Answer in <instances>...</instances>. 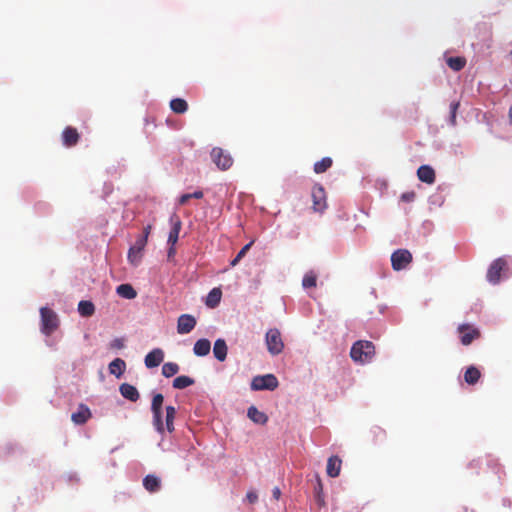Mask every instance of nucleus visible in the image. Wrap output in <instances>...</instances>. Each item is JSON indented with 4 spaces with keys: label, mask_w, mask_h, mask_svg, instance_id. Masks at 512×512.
<instances>
[{
    "label": "nucleus",
    "mask_w": 512,
    "mask_h": 512,
    "mask_svg": "<svg viewBox=\"0 0 512 512\" xmlns=\"http://www.w3.org/2000/svg\"><path fill=\"white\" fill-rule=\"evenodd\" d=\"M461 334V343L465 346L472 343L473 340L480 337V331L469 324H462L458 327Z\"/></svg>",
    "instance_id": "nucleus-11"
},
{
    "label": "nucleus",
    "mask_w": 512,
    "mask_h": 512,
    "mask_svg": "<svg viewBox=\"0 0 512 512\" xmlns=\"http://www.w3.org/2000/svg\"><path fill=\"white\" fill-rule=\"evenodd\" d=\"M511 55H512V50H511Z\"/></svg>",
    "instance_id": "nucleus-47"
},
{
    "label": "nucleus",
    "mask_w": 512,
    "mask_h": 512,
    "mask_svg": "<svg viewBox=\"0 0 512 512\" xmlns=\"http://www.w3.org/2000/svg\"><path fill=\"white\" fill-rule=\"evenodd\" d=\"M117 294L125 299H134L137 296L136 290L130 284H121L116 288Z\"/></svg>",
    "instance_id": "nucleus-26"
},
{
    "label": "nucleus",
    "mask_w": 512,
    "mask_h": 512,
    "mask_svg": "<svg viewBox=\"0 0 512 512\" xmlns=\"http://www.w3.org/2000/svg\"><path fill=\"white\" fill-rule=\"evenodd\" d=\"M315 501L317 502L320 508L325 505L323 486L320 480L318 481L317 486L315 487Z\"/></svg>",
    "instance_id": "nucleus-40"
},
{
    "label": "nucleus",
    "mask_w": 512,
    "mask_h": 512,
    "mask_svg": "<svg viewBox=\"0 0 512 512\" xmlns=\"http://www.w3.org/2000/svg\"><path fill=\"white\" fill-rule=\"evenodd\" d=\"M203 197V192L200 190H197L193 193H186L180 196L179 198V204L185 205L188 203L190 199H201Z\"/></svg>",
    "instance_id": "nucleus-38"
},
{
    "label": "nucleus",
    "mask_w": 512,
    "mask_h": 512,
    "mask_svg": "<svg viewBox=\"0 0 512 512\" xmlns=\"http://www.w3.org/2000/svg\"><path fill=\"white\" fill-rule=\"evenodd\" d=\"M254 240L250 241L248 244H246L242 249L238 252L236 257L231 261V266H236L240 260L246 255V253L249 251L251 246L253 245Z\"/></svg>",
    "instance_id": "nucleus-39"
},
{
    "label": "nucleus",
    "mask_w": 512,
    "mask_h": 512,
    "mask_svg": "<svg viewBox=\"0 0 512 512\" xmlns=\"http://www.w3.org/2000/svg\"><path fill=\"white\" fill-rule=\"evenodd\" d=\"M164 359V352L160 348H155L145 356V366L147 368H154L159 366Z\"/></svg>",
    "instance_id": "nucleus-13"
},
{
    "label": "nucleus",
    "mask_w": 512,
    "mask_h": 512,
    "mask_svg": "<svg viewBox=\"0 0 512 512\" xmlns=\"http://www.w3.org/2000/svg\"><path fill=\"white\" fill-rule=\"evenodd\" d=\"M509 118H510V121L512 123V107L510 108V111H509Z\"/></svg>",
    "instance_id": "nucleus-46"
},
{
    "label": "nucleus",
    "mask_w": 512,
    "mask_h": 512,
    "mask_svg": "<svg viewBox=\"0 0 512 512\" xmlns=\"http://www.w3.org/2000/svg\"><path fill=\"white\" fill-rule=\"evenodd\" d=\"M119 391L124 398L131 402H136L140 397L137 388L128 383H122L119 387Z\"/></svg>",
    "instance_id": "nucleus-17"
},
{
    "label": "nucleus",
    "mask_w": 512,
    "mask_h": 512,
    "mask_svg": "<svg viewBox=\"0 0 512 512\" xmlns=\"http://www.w3.org/2000/svg\"><path fill=\"white\" fill-rule=\"evenodd\" d=\"M481 372L480 370L475 366H470L466 369L464 373V380L469 385H474L478 382L480 379Z\"/></svg>",
    "instance_id": "nucleus-25"
},
{
    "label": "nucleus",
    "mask_w": 512,
    "mask_h": 512,
    "mask_svg": "<svg viewBox=\"0 0 512 512\" xmlns=\"http://www.w3.org/2000/svg\"><path fill=\"white\" fill-rule=\"evenodd\" d=\"M41 314V331L46 336H50L59 325V319L57 314L50 308L42 307L40 309Z\"/></svg>",
    "instance_id": "nucleus-2"
},
{
    "label": "nucleus",
    "mask_w": 512,
    "mask_h": 512,
    "mask_svg": "<svg viewBox=\"0 0 512 512\" xmlns=\"http://www.w3.org/2000/svg\"><path fill=\"white\" fill-rule=\"evenodd\" d=\"M170 108L174 113L183 114L188 110V104L182 98H175L170 101Z\"/></svg>",
    "instance_id": "nucleus-30"
},
{
    "label": "nucleus",
    "mask_w": 512,
    "mask_h": 512,
    "mask_svg": "<svg viewBox=\"0 0 512 512\" xmlns=\"http://www.w3.org/2000/svg\"><path fill=\"white\" fill-rule=\"evenodd\" d=\"M507 262L504 258H497L492 262L488 271L487 279L492 284H497L500 280L501 272L505 269Z\"/></svg>",
    "instance_id": "nucleus-9"
},
{
    "label": "nucleus",
    "mask_w": 512,
    "mask_h": 512,
    "mask_svg": "<svg viewBox=\"0 0 512 512\" xmlns=\"http://www.w3.org/2000/svg\"><path fill=\"white\" fill-rule=\"evenodd\" d=\"M180 228H181V226H173V228L169 232L168 240H167V242L169 244L167 258L169 261L173 260L175 254H176L175 244L177 243L178 238H179Z\"/></svg>",
    "instance_id": "nucleus-15"
},
{
    "label": "nucleus",
    "mask_w": 512,
    "mask_h": 512,
    "mask_svg": "<svg viewBox=\"0 0 512 512\" xmlns=\"http://www.w3.org/2000/svg\"><path fill=\"white\" fill-rule=\"evenodd\" d=\"M176 416V409L173 406L166 407V429L169 433L174 431V419Z\"/></svg>",
    "instance_id": "nucleus-33"
},
{
    "label": "nucleus",
    "mask_w": 512,
    "mask_h": 512,
    "mask_svg": "<svg viewBox=\"0 0 512 512\" xmlns=\"http://www.w3.org/2000/svg\"><path fill=\"white\" fill-rule=\"evenodd\" d=\"M265 342L268 352L275 356L282 353L284 349V343L281 337V333L277 328L269 329L266 332Z\"/></svg>",
    "instance_id": "nucleus-3"
},
{
    "label": "nucleus",
    "mask_w": 512,
    "mask_h": 512,
    "mask_svg": "<svg viewBox=\"0 0 512 512\" xmlns=\"http://www.w3.org/2000/svg\"><path fill=\"white\" fill-rule=\"evenodd\" d=\"M92 414L89 407L85 404H80L78 410L71 415V420L77 425L85 424Z\"/></svg>",
    "instance_id": "nucleus-14"
},
{
    "label": "nucleus",
    "mask_w": 512,
    "mask_h": 512,
    "mask_svg": "<svg viewBox=\"0 0 512 512\" xmlns=\"http://www.w3.org/2000/svg\"><path fill=\"white\" fill-rule=\"evenodd\" d=\"M246 498L249 501V503L253 504V503H255L258 500V495L255 492H253V491H249L246 494Z\"/></svg>",
    "instance_id": "nucleus-44"
},
{
    "label": "nucleus",
    "mask_w": 512,
    "mask_h": 512,
    "mask_svg": "<svg viewBox=\"0 0 512 512\" xmlns=\"http://www.w3.org/2000/svg\"><path fill=\"white\" fill-rule=\"evenodd\" d=\"M375 356V346L371 341L358 340L350 350L351 359L360 364H366L372 361Z\"/></svg>",
    "instance_id": "nucleus-1"
},
{
    "label": "nucleus",
    "mask_w": 512,
    "mask_h": 512,
    "mask_svg": "<svg viewBox=\"0 0 512 512\" xmlns=\"http://www.w3.org/2000/svg\"><path fill=\"white\" fill-rule=\"evenodd\" d=\"M211 159L213 163L220 169V170H227L229 169L233 164V159L230 156L229 153L224 151L220 147H214L211 150Z\"/></svg>",
    "instance_id": "nucleus-6"
},
{
    "label": "nucleus",
    "mask_w": 512,
    "mask_h": 512,
    "mask_svg": "<svg viewBox=\"0 0 512 512\" xmlns=\"http://www.w3.org/2000/svg\"><path fill=\"white\" fill-rule=\"evenodd\" d=\"M317 276L314 272L310 271L306 273L302 280V285L304 288H313L316 286Z\"/></svg>",
    "instance_id": "nucleus-37"
},
{
    "label": "nucleus",
    "mask_w": 512,
    "mask_h": 512,
    "mask_svg": "<svg viewBox=\"0 0 512 512\" xmlns=\"http://www.w3.org/2000/svg\"><path fill=\"white\" fill-rule=\"evenodd\" d=\"M417 176L420 181L426 184H433L436 176L434 169L429 165H422L417 170Z\"/></svg>",
    "instance_id": "nucleus-16"
},
{
    "label": "nucleus",
    "mask_w": 512,
    "mask_h": 512,
    "mask_svg": "<svg viewBox=\"0 0 512 512\" xmlns=\"http://www.w3.org/2000/svg\"><path fill=\"white\" fill-rule=\"evenodd\" d=\"M111 348H114V349H122L124 348V342L122 339L120 338H116L114 339L112 342H111Z\"/></svg>",
    "instance_id": "nucleus-43"
},
{
    "label": "nucleus",
    "mask_w": 512,
    "mask_h": 512,
    "mask_svg": "<svg viewBox=\"0 0 512 512\" xmlns=\"http://www.w3.org/2000/svg\"><path fill=\"white\" fill-rule=\"evenodd\" d=\"M222 292L220 288H213L207 295L206 305L210 308H215L221 300Z\"/></svg>",
    "instance_id": "nucleus-27"
},
{
    "label": "nucleus",
    "mask_w": 512,
    "mask_h": 512,
    "mask_svg": "<svg viewBox=\"0 0 512 512\" xmlns=\"http://www.w3.org/2000/svg\"><path fill=\"white\" fill-rule=\"evenodd\" d=\"M412 261V254L406 249H398L391 255L392 268L396 271L406 268Z\"/></svg>",
    "instance_id": "nucleus-7"
},
{
    "label": "nucleus",
    "mask_w": 512,
    "mask_h": 512,
    "mask_svg": "<svg viewBox=\"0 0 512 512\" xmlns=\"http://www.w3.org/2000/svg\"><path fill=\"white\" fill-rule=\"evenodd\" d=\"M141 258H142V251H137V248L132 246L128 251L129 262L132 265L137 266L140 263Z\"/></svg>",
    "instance_id": "nucleus-36"
},
{
    "label": "nucleus",
    "mask_w": 512,
    "mask_h": 512,
    "mask_svg": "<svg viewBox=\"0 0 512 512\" xmlns=\"http://www.w3.org/2000/svg\"><path fill=\"white\" fill-rule=\"evenodd\" d=\"M108 369L110 374L120 378L126 370V363L123 359L116 358L110 362Z\"/></svg>",
    "instance_id": "nucleus-21"
},
{
    "label": "nucleus",
    "mask_w": 512,
    "mask_h": 512,
    "mask_svg": "<svg viewBox=\"0 0 512 512\" xmlns=\"http://www.w3.org/2000/svg\"><path fill=\"white\" fill-rule=\"evenodd\" d=\"M180 367L177 363L167 362L162 366V374L166 378H170L178 373Z\"/></svg>",
    "instance_id": "nucleus-35"
},
{
    "label": "nucleus",
    "mask_w": 512,
    "mask_h": 512,
    "mask_svg": "<svg viewBox=\"0 0 512 512\" xmlns=\"http://www.w3.org/2000/svg\"><path fill=\"white\" fill-rule=\"evenodd\" d=\"M150 230L151 226H146V228L143 230V233L135 241L133 246L137 248V251H143L144 247L146 246Z\"/></svg>",
    "instance_id": "nucleus-34"
},
{
    "label": "nucleus",
    "mask_w": 512,
    "mask_h": 512,
    "mask_svg": "<svg viewBox=\"0 0 512 512\" xmlns=\"http://www.w3.org/2000/svg\"><path fill=\"white\" fill-rule=\"evenodd\" d=\"M195 383V380L189 376L181 375L176 377L173 380V388L175 389H185Z\"/></svg>",
    "instance_id": "nucleus-28"
},
{
    "label": "nucleus",
    "mask_w": 512,
    "mask_h": 512,
    "mask_svg": "<svg viewBox=\"0 0 512 512\" xmlns=\"http://www.w3.org/2000/svg\"><path fill=\"white\" fill-rule=\"evenodd\" d=\"M460 103L458 101H454L450 104V124L452 126L456 125V114L459 109Z\"/></svg>",
    "instance_id": "nucleus-41"
},
{
    "label": "nucleus",
    "mask_w": 512,
    "mask_h": 512,
    "mask_svg": "<svg viewBox=\"0 0 512 512\" xmlns=\"http://www.w3.org/2000/svg\"><path fill=\"white\" fill-rule=\"evenodd\" d=\"M385 436L386 432L384 429L379 426H374L368 431L366 438L368 442L377 444L382 442L385 439Z\"/></svg>",
    "instance_id": "nucleus-20"
},
{
    "label": "nucleus",
    "mask_w": 512,
    "mask_h": 512,
    "mask_svg": "<svg viewBox=\"0 0 512 512\" xmlns=\"http://www.w3.org/2000/svg\"><path fill=\"white\" fill-rule=\"evenodd\" d=\"M311 197L313 201V209L315 212H323L327 207L326 192L321 185H315L311 191Z\"/></svg>",
    "instance_id": "nucleus-8"
},
{
    "label": "nucleus",
    "mask_w": 512,
    "mask_h": 512,
    "mask_svg": "<svg viewBox=\"0 0 512 512\" xmlns=\"http://www.w3.org/2000/svg\"><path fill=\"white\" fill-rule=\"evenodd\" d=\"M280 494H281L280 489H279L278 487H275V488L273 489V496H274V498H275V499H279Z\"/></svg>",
    "instance_id": "nucleus-45"
},
{
    "label": "nucleus",
    "mask_w": 512,
    "mask_h": 512,
    "mask_svg": "<svg viewBox=\"0 0 512 512\" xmlns=\"http://www.w3.org/2000/svg\"><path fill=\"white\" fill-rule=\"evenodd\" d=\"M164 402V396L161 393H157L152 398L151 411L153 414V425L159 433H163L165 428L162 420V406Z\"/></svg>",
    "instance_id": "nucleus-4"
},
{
    "label": "nucleus",
    "mask_w": 512,
    "mask_h": 512,
    "mask_svg": "<svg viewBox=\"0 0 512 512\" xmlns=\"http://www.w3.org/2000/svg\"><path fill=\"white\" fill-rule=\"evenodd\" d=\"M332 163H333V161L330 157H324L320 161H317L314 164V167H313L314 172L316 174L324 173L332 166Z\"/></svg>",
    "instance_id": "nucleus-31"
},
{
    "label": "nucleus",
    "mask_w": 512,
    "mask_h": 512,
    "mask_svg": "<svg viewBox=\"0 0 512 512\" xmlns=\"http://www.w3.org/2000/svg\"><path fill=\"white\" fill-rule=\"evenodd\" d=\"M342 461L338 456H331L327 461V474L328 476L335 478L339 476L341 471Z\"/></svg>",
    "instance_id": "nucleus-19"
},
{
    "label": "nucleus",
    "mask_w": 512,
    "mask_h": 512,
    "mask_svg": "<svg viewBox=\"0 0 512 512\" xmlns=\"http://www.w3.org/2000/svg\"><path fill=\"white\" fill-rule=\"evenodd\" d=\"M211 344L208 339H199L193 347V352L196 356L203 357L209 354Z\"/></svg>",
    "instance_id": "nucleus-24"
},
{
    "label": "nucleus",
    "mask_w": 512,
    "mask_h": 512,
    "mask_svg": "<svg viewBox=\"0 0 512 512\" xmlns=\"http://www.w3.org/2000/svg\"><path fill=\"white\" fill-rule=\"evenodd\" d=\"M279 385L278 379L273 374H266L262 376H255L251 381V389L254 391L260 390H275Z\"/></svg>",
    "instance_id": "nucleus-5"
},
{
    "label": "nucleus",
    "mask_w": 512,
    "mask_h": 512,
    "mask_svg": "<svg viewBox=\"0 0 512 512\" xmlns=\"http://www.w3.org/2000/svg\"><path fill=\"white\" fill-rule=\"evenodd\" d=\"M196 318L191 314H182L177 320V332L179 334H188L196 326Z\"/></svg>",
    "instance_id": "nucleus-10"
},
{
    "label": "nucleus",
    "mask_w": 512,
    "mask_h": 512,
    "mask_svg": "<svg viewBox=\"0 0 512 512\" xmlns=\"http://www.w3.org/2000/svg\"><path fill=\"white\" fill-rule=\"evenodd\" d=\"M61 138L65 147H73L79 142L80 134L76 128L67 126L62 132Z\"/></svg>",
    "instance_id": "nucleus-12"
},
{
    "label": "nucleus",
    "mask_w": 512,
    "mask_h": 512,
    "mask_svg": "<svg viewBox=\"0 0 512 512\" xmlns=\"http://www.w3.org/2000/svg\"><path fill=\"white\" fill-rule=\"evenodd\" d=\"M144 488L150 493H156L161 488V479L156 475L149 474L143 479Z\"/></svg>",
    "instance_id": "nucleus-18"
},
{
    "label": "nucleus",
    "mask_w": 512,
    "mask_h": 512,
    "mask_svg": "<svg viewBox=\"0 0 512 512\" xmlns=\"http://www.w3.org/2000/svg\"><path fill=\"white\" fill-rule=\"evenodd\" d=\"M247 416L256 424L264 425L268 421L267 415L264 412L259 411L255 406H250L248 408Z\"/></svg>",
    "instance_id": "nucleus-22"
},
{
    "label": "nucleus",
    "mask_w": 512,
    "mask_h": 512,
    "mask_svg": "<svg viewBox=\"0 0 512 512\" xmlns=\"http://www.w3.org/2000/svg\"><path fill=\"white\" fill-rule=\"evenodd\" d=\"M447 65L454 71H460L465 67L466 59L464 57H449Z\"/></svg>",
    "instance_id": "nucleus-32"
},
{
    "label": "nucleus",
    "mask_w": 512,
    "mask_h": 512,
    "mask_svg": "<svg viewBox=\"0 0 512 512\" xmlns=\"http://www.w3.org/2000/svg\"><path fill=\"white\" fill-rule=\"evenodd\" d=\"M416 197V193L414 191H408L401 195V200L403 202H412Z\"/></svg>",
    "instance_id": "nucleus-42"
},
{
    "label": "nucleus",
    "mask_w": 512,
    "mask_h": 512,
    "mask_svg": "<svg viewBox=\"0 0 512 512\" xmlns=\"http://www.w3.org/2000/svg\"><path fill=\"white\" fill-rule=\"evenodd\" d=\"M227 345L224 339H217L214 343L213 353L218 361H224L227 357Z\"/></svg>",
    "instance_id": "nucleus-23"
},
{
    "label": "nucleus",
    "mask_w": 512,
    "mask_h": 512,
    "mask_svg": "<svg viewBox=\"0 0 512 512\" xmlns=\"http://www.w3.org/2000/svg\"><path fill=\"white\" fill-rule=\"evenodd\" d=\"M78 311L83 317H90L95 312V306L91 301L82 300L78 304Z\"/></svg>",
    "instance_id": "nucleus-29"
}]
</instances>
